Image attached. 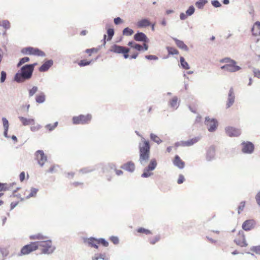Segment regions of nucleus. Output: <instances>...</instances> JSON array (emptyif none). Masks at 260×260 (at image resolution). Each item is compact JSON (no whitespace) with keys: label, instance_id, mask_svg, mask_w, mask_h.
<instances>
[{"label":"nucleus","instance_id":"69168bd1","mask_svg":"<svg viewBox=\"0 0 260 260\" xmlns=\"http://www.w3.org/2000/svg\"><path fill=\"white\" fill-rule=\"evenodd\" d=\"M134 49H136L138 51H141L143 50V48L142 45L136 43L134 46Z\"/></svg>","mask_w":260,"mask_h":260},{"label":"nucleus","instance_id":"2f4dec72","mask_svg":"<svg viewBox=\"0 0 260 260\" xmlns=\"http://www.w3.org/2000/svg\"><path fill=\"white\" fill-rule=\"evenodd\" d=\"M207 3V0H199L195 3V5L198 9H202Z\"/></svg>","mask_w":260,"mask_h":260},{"label":"nucleus","instance_id":"423d86ee","mask_svg":"<svg viewBox=\"0 0 260 260\" xmlns=\"http://www.w3.org/2000/svg\"><path fill=\"white\" fill-rule=\"evenodd\" d=\"M92 118L90 114L86 115L80 114L77 116H74L72 118V121L74 124H86L89 123Z\"/></svg>","mask_w":260,"mask_h":260},{"label":"nucleus","instance_id":"864d4df0","mask_svg":"<svg viewBox=\"0 0 260 260\" xmlns=\"http://www.w3.org/2000/svg\"><path fill=\"white\" fill-rule=\"evenodd\" d=\"M245 206V201H242L240 203L239 206L238 207V214H240L241 212L243 210L244 207Z\"/></svg>","mask_w":260,"mask_h":260},{"label":"nucleus","instance_id":"f704fd0d","mask_svg":"<svg viewBox=\"0 0 260 260\" xmlns=\"http://www.w3.org/2000/svg\"><path fill=\"white\" fill-rule=\"evenodd\" d=\"M39 189L36 188L31 187L30 188V192L26 196V199H28L30 198L35 197L38 192Z\"/></svg>","mask_w":260,"mask_h":260},{"label":"nucleus","instance_id":"6ab92c4d","mask_svg":"<svg viewBox=\"0 0 260 260\" xmlns=\"http://www.w3.org/2000/svg\"><path fill=\"white\" fill-rule=\"evenodd\" d=\"M53 64L52 59L45 60L44 63L39 67V70L41 72L47 71Z\"/></svg>","mask_w":260,"mask_h":260},{"label":"nucleus","instance_id":"cd10ccee","mask_svg":"<svg viewBox=\"0 0 260 260\" xmlns=\"http://www.w3.org/2000/svg\"><path fill=\"white\" fill-rule=\"evenodd\" d=\"M178 99L176 96H174L171 100L169 102V106L173 108L177 109L179 107V104H178Z\"/></svg>","mask_w":260,"mask_h":260},{"label":"nucleus","instance_id":"20e7f679","mask_svg":"<svg viewBox=\"0 0 260 260\" xmlns=\"http://www.w3.org/2000/svg\"><path fill=\"white\" fill-rule=\"evenodd\" d=\"M21 52L25 55H33L42 57L46 56L45 52L40 49L30 46L23 48L21 50Z\"/></svg>","mask_w":260,"mask_h":260},{"label":"nucleus","instance_id":"0eeeda50","mask_svg":"<svg viewBox=\"0 0 260 260\" xmlns=\"http://www.w3.org/2000/svg\"><path fill=\"white\" fill-rule=\"evenodd\" d=\"M157 166L156 160L152 158L150 160L148 166L144 169L143 173L141 174V177L148 178L153 175L151 171H153Z\"/></svg>","mask_w":260,"mask_h":260},{"label":"nucleus","instance_id":"3c124183","mask_svg":"<svg viewBox=\"0 0 260 260\" xmlns=\"http://www.w3.org/2000/svg\"><path fill=\"white\" fill-rule=\"evenodd\" d=\"M250 250L257 254L260 255V245L253 246L250 248Z\"/></svg>","mask_w":260,"mask_h":260},{"label":"nucleus","instance_id":"bf43d9fd","mask_svg":"<svg viewBox=\"0 0 260 260\" xmlns=\"http://www.w3.org/2000/svg\"><path fill=\"white\" fill-rule=\"evenodd\" d=\"M145 58L148 60H158V58L157 56L154 55H146Z\"/></svg>","mask_w":260,"mask_h":260},{"label":"nucleus","instance_id":"f257e3e1","mask_svg":"<svg viewBox=\"0 0 260 260\" xmlns=\"http://www.w3.org/2000/svg\"><path fill=\"white\" fill-rule=\"evenodd\" d=\"M143 144L139 143V161L142 166H144L148 162L150 157V145L148 140L144 138Z\"/></svg>","mask_w":260,"mask_h":260},{"label":"nucleus","instance_id":"473e14b6","mask_svg":"<svg viewBox=\"0 0 260 260\" xmlns=\"http://www.w3.org/2000/svg\"><path fill=\"white\" fill-rule=\"evenodd\" d=\"M0 26L3 27L5 29H9L11 27V24L9 20H3L2 21H0Z\"/></svg>","mask_w":260,"mask_h":260},{"label":"nucleus","instance_id":"f8f14e48","mask_svg":"<svg viewBox=\"0 0 260 260\" xmlns=\"http://www.w3.org/2000/svg\"><path fill=\"white\" fill-rule=\"evenodd\" d=\"M225 131L226 135L230 137H238L241 134L240 129L233 126L226 127L225 128Z\"/></svg>","mask_w":260,"mask_h":260},{"label":"nucleus","instance_id":"774afa93","mask_svg":"<svg viewBox=\"0 0 260 260\" xmlns=\"http://www.w3.org/2000/svg\"><path fill=\"white\" fill-rule=\"evenodd\" d=\"M255 200L257 204L259 207H260V190L258 191L257 194L255 196Z\"/></svg>","mask_w":260,"mask_h":260},{"label":"nucleus","instance_id":"a211bd4d","mask_svg":"<svg viewBox=\"0 0 260 260\" xmlns=\"http://www.w3.org/2000/svg\"><path fill=\"white\" fill-rule=\"evenodd\" d=\"M255 222L253 219H248L245 220L242 224V229L246 231H249L253 229Z\"/></svg>","mask_w":260,"mask_h":260},{"label":"nucleus","instance_id":"4c0bfd02","mask_svg":"<svg viewBox=\"0 0 260 260\" xmlns=\"http://www.w3.org/2000/svg\"><path fill=\"white\" fill-rule=\"evenodd\" d=\"M166 49L167 50L168 54L169 55H175L179 54V51L175 48L167 46L166 47Z\"/></svg>","mask_w":260,"mask_h":260},{"label":"nucleus","instance_id":"b1692460","mask_svg":"<svg viewBox=\"0 0 260 260\" xmlns=\"http://www.w3.org/2000/svg\"><path fill=\"white\" fill-rule=\"evenodd\" d=\"M173 40L175 41L176 45L179 48L185 51H188V47L184 44L183 41L180 40L176 38H173Z\"/></svg>","mask_w":260,"mask_h":260},{"label":"nucleus","instance_id":"c03bdc74","mask_svg":"<svg viewBox=\"0 0 260 260\" xmlns=\"http://www.w3.org/2000/svg\"><path fill=\"white\" fill-rule=\"evenodd\" d=\"M195 11V8L193 6L191 5L189 7L185 13L188 16H191L193 14Z\"/></svg>","mask_w":260,"mask_h":260},{"label":"nucleus","instance_id":"5701e85b","mask_svg":"<svg viewBox=\"0 0 260 260\" xmlns=\"http://www.w3.org/2000/svg\"><path fill=\"white\" fill-rule=\"evenodd\" d=\"M174 166H176L180 169H182L184 168L185 163L182 161L180 157L178 155H176L174 157L173 160Z\"/></svg>","mask_w":260,"mask_h":260},{"label":"nucleus","instance_id":"bb28decb","mask_svg":"<svg viewBox=\"0 0 260 260\" xmlns=\"http://www.w3.org/2000/svg\"><path fill=\"white\" fill-rule=\"evenodd\" d=\"M151 25L150 21L147 18H143L137 23V25L139 27H146Z\"/></svg>","mask_w":260,"mask_h":260},{"label":"nucleus","instance_id":"a878e982","mask_svg":"<svg viewBox=\"0 0 260 260\" xmlns=\"http://www.w3.org/2000/svg\"><path fill=\"white\" fill-rule=\"evenodd\" d=\"M19 119L22 122V124L24 126L28 125L30 124H34L35 122L33 118H27L22 116H19Z\"/></svg>","mask_w":260,"mask_h":260},{"label":"nucleus","instance_id":"412c9836","mask_svg":"<svg viewBox=\"0 0 260 260\" xmlns=\"http://www.w3.org/2000/svg\"><path fill=\"white\" fill-rule=\"evenodd\" d=\"M120 168L128 172L133 173L135 170V165L132 161H129L121 165Z\"/></svg>","mask_w":260,"mask_h":260},{"label":"nucleus","instance_id":"e2e57ef3","mask_svg":"<svg viewBox=\"0 0 260 260\" xmlns=\"http://www.w3.org/2000/svg\"><path fill=\"white\" fill-rule=\"evenodd\" d=\"M99 49L95 48H92L90 49H87L85 50V52L87 53H89V55H91V54L93 52H97L98 51Z\"/></svg>","mask_w":260,"mask_h":260},{"label":"nucleus","instance_id":"603ef678","mask_svg":"<svg viewBox=\"0 0 260 260\" xmlns=\"http://www.w3.org/2000/svg\"><path fill=\"white\" fill-rule=\"evenodd\" d=\"M109 240L115 245L118 244L119 242V238L117 236H111L109 238Z\"/></svg>","mask_w":260,"mask_h":260},{"label":"nucleus","instance_id":"4be33fe9","mask_svg":"<svg viewBox=\"0 0 260 260\" xmlns=\"http://www.w3.org/2000/svg\"><path fill=\"white\" fill-rule=\"evenodd\" d=\"M84 242L88 244V245L91 247H94L96 249L99 248V246L98 245V239L94 237H91L89 238H85L84 239Z\"/></svg>","mask_w":260,"mask_h":260},{"label":"nucleus","instance_id":"aec40b11","mask_svg":"<svg viewBox=\"0 0 260 260\" xmlns=\"http://www.w3.org/2000/svg\"><path fill=\"white\" fill-rule=\"evenodd\" d=\"M201 139V136L196 137L187 141H181V145L182 146H191L199 142Z\"/></svg>","mask_w":260,"mask_h":260},{"label":"nucleus","instance_id":"6e6552de","mask_svg":"<svg viewBox=\"0 0 260 260\" xmlns=\"http://www.w3.org/2000/svg\"><path fill=\"white\" fill-rule=\"evenodd\" d=\"M38 249V244L37 242H31L29 244L24 245L20 250L19 255L28 254L32 251Z\"/></svg>","mask_w":260,"mask_h":260},{"label":"nucleus","instance_id":"7ed1b4c3","mask_svg":"<svg viewBox=\"0 0 260 260\" xmlns=\"http://www.w3.org/2000/svg\"><path fill=\"white\" fill-rule=\"evenodd\" d=\"M38 247H42L41 252L45 254H50L55 250V247L52 246V242L51 240H47L43 241H37Z\"/></svg>","mask_w":260,"mask_h":260},{"label":"nucleus","instance_id":"c756f323","mask_svg":"<svg viewBox=\"0 0 260 260\" xmlns=\"http://www.w3.org/2000/svg\"><path fill=\"white\" fill-rule=\"evenodd\" d=\"M180 66L184 70H188L190 69V66L188 63L185 61V58L183 56L180 57Z\"/></svg>","mask_w":260,"mask_h":260},{"label":"nucleus","instance_id":"1a4fd4ad","mask_svg":"<svg viewBox=\"0 0 260 260\" xmlns=\"http://www.w3.org/2000/svg\"><path fill=\"white\" fill-rule=\"evenodd\" d=\"M205 124L210 132H215L218 126V121L215 118L210 119L209 117L205 118Z\"/></svg>","mask_w":260,"mask_h":260},{"label":"nucleus","instance_id":"39448f33","mask_svg":"<svg viewBox=\"0 0 260 260\" xmlns=\"http://www.w3.org/2000/svg\"><path fill=\"white\" fill-rule=\"evenodd\" d=\"M109 51L112 52L117 54H122L124 58L127 59L129 58L128 53L130 51V49L128 48H125L123 46L114 44L111 46Z\"/></svg>","mask_w":260,"mask_h":260},{"label":"nucleus","instance_id":"de8ad7c7","mask_svg":"<svg viewBox=\"0 0 260 260\" xmlns=\"http://www.w3.org/2000/svg\"><path fill=\"white\" fill-rule=\"evenodd\" d=\"M0 253L3 256L2 260H4L5 258L7 257L9 254V251L7 248H0Z\"/></svg>","mask_w":260,"mask_h":260},{"label":"nucleus","instance_id":"2eb2a0df","mask_svg":"<svg viewBox=\"0 0 260 260\" xmlns=\"http://www.w3.org/2000/svg\"><path fill=\"white\" fill-rule=\"evenodd\" d=\"M36 156L38 160V164L43 167L45 162L47 160V156L45 155L43 150H39L36 152Z\"/></svg>","mask_w":260,"mask_h":260},{"label":"nucleus","instance_id":"338daca9","mask_svg":"<svg viewBox=\"0 0 260 260\" xmlns=\"http://www.w3.org/2000/svg\"><path fill=\"white\" fill-rule=\"evenodd\" d=\"M184 180H185V178H184V176L182 174H180L179 176L178 180H177L178 184H182V183H183Z\"/></svg>","mask_w":260,"mask_h":260},{"label":"nucleus","instance_id":"680f3d73","mask_svg":"<svg viewBox=\"0 0 260 260\" xmlns=\"http://www.w3.org/2000/svg\"><path fill=\"white\" fill-rule=\"evenodd\" d=\"M123 22V20L119 17H117L114 19V23L115 25H119Z\"/></svg>","mask_w":260,"mask_h":260},{"label":"nucleus","instance_id":"a18cd8bd","mask_svg":"<svg viewBox=\"0 0 260 260\" xmlns=\"http://www.w3.org/2000/svg\"><path fill=\"white\" fill-rule=\"evenodd\" d=\"M91 62H92V60H88L87 59H82L79 62L78 65L80 67H85V66L89 65Z\"/></svg>","mask_w":260,"mask_h":260},{"label":"nucleus","instance_id":"dca6fc26","mask_svg":"<svg viewBox=\"0 0 260 260\" xmlns=\"http://www.w3.org/2000/svg\"><path fill=\"white\" fill-rule=\"evenodd\" d=\"M215 147L212 145L207 149L206 154V159L208 161H211L215 159Z\"/></svg>","mask_w":260,"mask_h":260},{"label":"nucleus","instance_id":"f3484780","mask_svg":"<svg viewBox=\"0 0 260 260\" xmlns=\"http://www.w3.org/2000/svg\"><path fill=\"white\" fill-rule=\"evenodd\" d=\"M235 93L234 91V89L232 87L230 88L229 93H228V101L226 104V108H230L234 103L235 102Z\"/></svg>","mask_w":260,"mask_h":260},{"label":"nucleus","instance_id":"7c9ffc66","mask_svg":"<svg viewBox=\"0 0 260 260\" xmlns=\"http://www.w3.org/2000/svg\"><path fill=\"white\" fill-rule=\"evenodd\" d=\"M45 101V95L43 92L36 96V101L39 104L43 103Z\"/></svg>","mask_w":260,"mask_h":260},{"label":"nucleus","instance_id":"393cba45","mask_svg":"<svg viewBox=\"0 0 260 260\" xmlns=\"http://www.w3.org/2000/svg\"><path fill=\"white\" fill-rule=\"evenodd\" d=\"M253 36H257L260 35V22L256 21L251 29Z\"/></svg>","mask_w":260,"mask_h":260},{"label":"nucleus","instance_id":"ea45409f","mask_svg":"<svg viewBox=\"0 0 260 260\" xmlns=\"http://www.w3.org/2000/svg\"><path fill=\"white\" fill-rule=\"evenodd\" d=\"M58 122H55L53 124H47L45 125V127L47 129L49 132L53 131L58 125Z\"/></svg>","mask_w":260,"mask_h":260},{"label":"nucleus","instance_id":"8fccbe9b","mask_svg":"<svg viewBox=\"0 0 260 260\" xmlns=\"http://www.w3.org/2000/svg\"><path fill=\"white\" fill-rule=\"evenodd\" d=\"M160 236L159 235H157L155 237H154L153 238L150 239L149 240V242L151 244L154 245L156 242L159 241L160 240Z\"/></svg>","mask_w":260,"mask_h":260},{"label":"nucleus","instance_id":"9b49d317","mask_svg":"<svg viewBox=\"0 0 260 260\" xmlns=\"http://www.w3.org/2000/svg\"><path fill=\"white\" fill-rule=\"evenodd\" d=\"M241 145L242 146V152L244 154H251L254 150V144L249 141L243 142Z\"/></svg>","mask_w":260,"mask_h":260},{"label":"nucleus","instance_id":"f03ea898","mask_svg":"<svg viewBox=\"0 0 260 260\" xmlns=\"http://www.w3.org/2000/svg\"><path fill=\"white\" fill-rule=\"evenodd\" d=\"M32 74L33 72L31 69L27 67V64H25L15 75L14 79L18 83H22L30 79L32 76Z\"/></svg>","mask_w":260,"mask_h":260},{"label":"nucleus","instance_id":"e433bc0d","mask_svg":"<svg viewBox=\"0 0 260 260\" xmlns=\"http://www.w3.org/2000/svg\"><path fill=\"white\" fill-rule=\"evenodd\" d=\"M134 33V30L128 27L124 28L122 30V35L126 36H132Z\"/></svg>","mask_w":260,"mask_h":260},{"label":"nucleus","instance_id":"a19ab883","mask_svg":"<svg viewBox=\"0 0 260 260\" xmlns=\"http://www.w3.org/2000/svg\"><path fill=\"white\" fill-rule=\"evenodd\" d=\"M30 239L31 240H35V239H39V240H43L46 239L47 238L46 237L44 236L41 234H37L36 235H31L29 237Z\"/></svg>","mask_w":260,"mask_h":260},{"label":"nucleus","instance_id":"37998d69","mask_svg":"<svg viewBox=\"0 0 260 260\" xmlns=\"http://www.w3.org/2000/svg\"><path fill=\"white\" fill-rule=\"evenodd\" d=\"M98 244H102L104 247H107L109 245L108 242L103 238L98 239Z\"/></svg>","mask_w":260,"mask_h":260},{"label":"nucleus","instance_id":"09e8293b","mask_svg":"<svg viewBox=\"0 0 260 260\" xmlns=\"http://www.w3.org/2000/svg\"><path fill=\"white\" fill-rule=\"evenodd\" d=\"M38 88L37 86H33L32 88L29 90L28 94L29 97L32 96L38 91Z\"/></svg>","mask_w":260,"mask_h":260},{"label":"nucleus","instance_id":"4d7b16f0","mask_svg":"<svg viewBox=\"0 0 260 260\" xmlns=\"http://www.w3.org/2000/svg\"><path fill=\"white\" fill-rule=\"evenodd\" d=\"M234 60H235L232 59H231L230 57H225V58H223L221 59L220 60V62H221V63H226L227 64H228V63H230L232 62Z\"/></svg>","mask_w":260,"mask_h":260},{"label":"nucleus","instance_id":"0e129e2a","mask_svg":"<svg viewBox=\"0 0 260 260\" xmlns=\"http://www.w3.org/2000/svg\"><path fill=\"white\" fill-rule=\"evenodd\" d=\"M253 73L255 77H257L258 79H260V70L256 69L255 68H253Z\"/></svg>","mask_w":260,"mask_h":260},{"label":"nucleus","instance_id":"72a5a7b5","mask_svg":"<svg viewBox=\"0 0 260 260\" xmlns=\"http://www.w3.org/2000/svg\"><path fill=\"white\" fill-rule=\"evenodd\" d=\"M107 40L108 41H111L113 36L114 35V29L112 28H109L107 29Z\"/></svg>","mask_w":260,"mask_h":260},{"label":"nucleus","instance_id":"c9c22d12","mask_svg":"<svg viewBox=\"0 0 260 260\" xmlns=\"http://www.w3.org/2000/svg\"><path fill=\"white\" fill-rule=\"evenodd\" d=\"M150 138L152 141L156 143L157 144H159L162 142V141L157 135L153 133L150 134Z\"/></svg>","mask_w":260,"mask_h":260},{"label":"nucleus","instance_id":"9d476101","mask_svg":"<svg viewBox=\"0 0 260 260\" xmlns=\"http://www.w3.org/2000/svg\"><path fill=\"white\" fill-rule=\"evenodd\" d=\"M237 62L234 60L232 62L224 64L221 67V69L231 73H234L239 71L241 68L237 66Z\"/></svg>","mask_w":260,"mask_h":260},{"label":"nucleus","instance_id":"79ce46f5","mask_svg":"<svg viewBox=\"0 0 260 260\" xmlns=\"http://www.w3.org/2000/svg\"><path fill=\"white\" fill-rule=\"evenodd\" d=\"M30 60V58L28 57H24L20 58L19 60V62L17 63V67H20L25 62H28Z\"/></svg>","mask_w":260,"mask_h":260},{"label":"nucleus","instance_id":"052dcab7","mask_svg":"<svg viewBox=\"0 0 260 260\" xmlns=\"http://www.w3.org/2000/svg\"><path fill=\"white\" fill-rule=\"evenodd\" d=\"M99 259H105V254H100L99 255L95 254L94 256L92 257V260H99Z\"/></svg>","mask_w":260,"mask_h":260},{"label":"nucleus","instance_id":"6e6d98bb","mask_svg":"<svg viewBox=\"0 0 260 260\" xmlns=\"http://www.w3.org/2000/svg\"><path fill=\"white\" fill-rule=\"evenodd\" d=\"M2 122L3 124L4 128L9 129V123L8 119L5 117H3Z\"/></svg>","mask_w":260,"mask_h":260},{"label":"nucleus","instance_id":"49530a36","mask_svg":"<svg viewBox=\"0 0 260 260\" xmlns=\"http://www.w3.org/2000/svg\"><path fill=\"white\" fill-rule=\"evenodd\" d=\"M137 232L139 233H144L146 235H149L151 234V232L147 229L144 228H139L137 229Z\"/></svg>","mask_w":260,"mask_h":260},{"label":"nucleus","instance_id":"ddd939ff","mask_svg":"<svg viewBox=\"0 0 260 260\" xmlns=\"http://www.w3.org/2000/svg\"><path fill=\"white\" fill-rule=\"evenodd\" d=\"M239 238L236 239L234 240V242L237 245L241 247H246L247 245L246 243L245 236L243 231H240L238 233Z\"/></svg>","mask_w":260,"mask_h":260},{"label":"nucleus","instance_id":"13d9d810","mask_svg":"<svg viewBox=\"0 0 260 260\" xmlns=\"http://www.w3.org/2000/svg\"><path fill=\"white\" fill-rule=\"evenodd\" d=\"M211 4L215 8H219L221 6V3L218 0L212 1Z\"/></svg>","mask_w":260,"mask_h":260},{"label":"nucleus","instance_id":"4468645a","mask_svg":"<svg viewBox=\"0 0 260 260\" xmlns=\"http://www.w3.org/2000/svg\"><path fill=\"white\" fill-rule=\"evenodd\" d=\"M134 39L137 42H149V39L147 36L144 32L139 31L134 35Z\"/></svg>","mask_w":260,"mask_h":260},{"label":"nucleus","instance_id":"5fc2aeb1","mask_svg":"<svg viewBox=\"0 0 260 260\" xmlns=\"http://www.w3.org/2000/svg\"><path fill=\"white\" fill-rule=\"evenodd\" d=\"M7 78V73L5 71H2L1 72L0 82L4 83Z\"/></svg>","mask_w":260,"mask_h":260},{"label":"nucleus","instance_id":"58836bf2","mask_svg":"<svg viewBox=\"0 0 260 260\" xmlns=\"http://www.w3.org/2000/svg\"><path fill=\"white\" fill-rule=\"evenodd\" d=\"M14 184V183H13L12 184H10L9 186V185L7 183H1V185H0V191L9 190L10 187Z\"/></svg>","mask_w":260,"mask_h":260},{"label":"nucleus","instance_id":"c85d7f7f","mask_svg":"<svg viewBox=\"0 0 260 260\" xmlns=\"http://www.w3.org/2000/svg\"><path fill=\"white\" fill-rule=\"evenodd\" d=\"M96 169V166H90L83 168L79 170V172L82 174L91 173Z\"/></svg>","mask_w":260,"mask_h":260}]
</instances>
